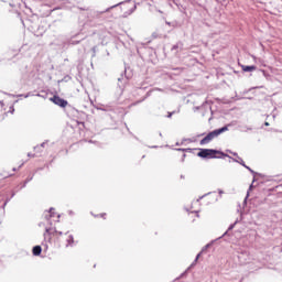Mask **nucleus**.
<instances>
[{
  "mask_svg": "<svg viewBox=\"0 0 282 282\" xmlns=\"http://www.w3.org/2000/svg\"><path fill=\"white\" fill-rule=\"evenodd\" d=\"M217 155H221V152L210 149H205L198 152V158H217Z\"/></svg>",
  "mask_w": 282,
  "mask_h": 282,
  "instance_id": "nucleus-1",
  "label": "nucleus"
},
{
  "mask_svg": "<svg viewBox=\"0 0 282 282\" xmlns=\"http://www.w3.org/2000/svg\"><path fill=\"white\" fill-rule=\"evenodd\" d=\"M217 131L214 130L209 134H207L202 141L200 144H208L214 138H217Z\"/></svg>",
  "mask_w": 282,
  "mask_h": 282,
  "instance_id": "nucleus-2",
  "label": "nucleus"
},
{
  "mask_svg": "<svg viewBox=\"0 0 282 282\" xmlns=\"http://www.w3.org/2000/svg\"><path fill=\"white\" fill-rule=\"evenodd\" d=\"M51 100L54 105H58V107H67V101L61 97L54 96Z\"/></svg>",
  "mask_w": 282,
  "mask_h": 282,
  "instance_id": "nucleus-3",
  "label": "nucleus"
},
{
  "mask_svg": "<svg viewBox=\"0 0 282 282\" xmlns=\"http://www.w3.org/2000/svg\"><path fill=\"white\" fill-rule=\"evenodd\" d=\"M241 69H242V72H254V69H257V66H246V65H242Z\"/></svg>",
  "mask_w": 282,
  "mask_h": 282,
  "instance_id": "nucleus-4",
  "label": "nucleus"
},
{
  "mask_svg": "<svg viewBox=\"0 0 282 282\" xmlns=\"http://www.w3.org/2000/svg\"><path fill=\"white\" fill-rule=\"evenodd\" d=\"M41 251H42L41 246H35V247L33 248V254H34L35 257H39V254H41Z\"/></svg>",
  "mask_w": 282,
  "mask_h": 282,
  "instance_id": "nucleus-5",
  "label": "nucleus"
},
{
  "mask_svg": "<svg viewBox=\"0 0 282 282\" xmlns=\"http://www.w3.org/2000/svg\"><path fill=\"white\" fill-rule=\"evenodd\" d=\"M126 8H131V11L129 12V14H131V12H133L135 10V4L134 3H131V2H128L126 4Z\"/></svg>",
  "mask_w": 282,
  "mask_h": 282,
  "instance_id": "nucleus-6",
  "label": "nucleus"
},
{
  "mask_svg": "<svg viewBox=\"0 0 282 282\" xmlns=\"http://www.w3.org/2000/svg\"><path fill=\"white\" fill-rule=\"evenodd\" d=\"M227 130H228V127H223V128L216 130V133H217V135H220V133H224V131H227Z\"/></svg>",
  "mask_w": 282,
  "mask_h": 282,
  "instance_id": "nucleus-7",
  "label": "nucleus"
},
{
  "mask_svg": "<svg viewBox=\"0 0 282 282\" xmlns=\"http://www.w3.org/2000/svg\"><path fill=\"white\" fill-rule=\"evenodd\" d=\"M199 257H202V253H198V254L196 256V259H195V261H194V263H193L192 265H194L196 261H199Z\"/></svg>",
  "mask_w": 282,
  "mask_h": 282,
  "instance_id": "nucleus-8",
  "label": "nucleus"
},
{
  "mask_svg": "<svg viewBox=\"0 0 282 282\" xmlns=\"http://www.w3.org/2000/svg\"><path fill=\"white\" fill-rule=\"evenodd\" d=\"M209 246H212V245H210V243L206 245V246L203 248L202 252H205V250H208V247H209Z\"/></svg>",
  "mask_w": 282,
  "mask_h": 282,
  "instance_id": "nucleus-9",
  "label": "nucleus"
},
{
  "mask_svg": "<svg viewBox=\"0 0 282 282\" xmlns=\"http://www.w3.org/2000/svg\"><path fill=\"white\" fill-rule=\"evenodd\" d=\"M240 164H241L242 166H245L246 169H248V171H252V170H250V167L246 166V164L243 163V161H241Z\"/></svg>",
  "mask_w": 282,
  "mask_h": 282,
  "instance_id": "nucleus-10",
  "label": "nucleus"
},
{
  "mask_svg": "<svg viewBox=\"0 0 282 282\" xmlns=\"http://www.w3.org/2000/svg\"><path fill=\"white\" fill-rule=\"evenodd\" d=\"M240 164H241L242 166H245L246 169H248V171H252V170H250V167L246 166V164L243 163V161H241Z\"/></svg>",
  "mask_w": 282,
  "mask_h": 282,
  "instance_id": "nucleus-11",
  "label": "nucleus"
},
{
  "mask_svg": "<svg viewBox=\"0 0 282 282\" xmlns=\"http://www.w3.org/2000/svg\"><path fill=\"white\" fill-rule=\"evenodd\" d=\"M70 241H74V237H72V236H69L68 246H70V245H72V242H70Z\"/></svg>",
  "mask_w": 282,
  "mask_h": 282,
  "instance_id": "nucleus-12",
  "label": "nucleus"
},
{
  "mask_svg": "<svg viewBox=\"0 0 282 282\" xmlns=\"http://www.w3.org/2000/svg\"><path fill=\"white\" fill-rule=\"evenodd\" d=\"M51 213H52V209H51V212H48L50 217H54V215H53V214H51Z\"/></svg>",
  "mask_w": 282,
  "mask_h": 282,
  "instance_id": "nucleus-13",
  "label": "nucleus"
},
{
  "mask_svg": "<svg viewBox=\"0 0 282 282\" xmlns=\"http://www.w3.org/2000/svg\"><path fill=\"white\" fill-rule=\"evenodd\" d=\"M264 124H265V127H270V123H269V122H265Z\"/></svg>",
  "mask_w": 282,
  "mask_h": 282,
  "instance_id": "nucleus-14",
  "label": "nucleus"
}]
</instances>
